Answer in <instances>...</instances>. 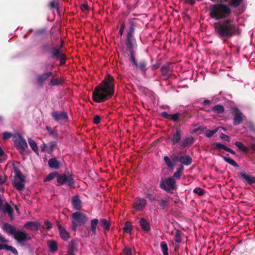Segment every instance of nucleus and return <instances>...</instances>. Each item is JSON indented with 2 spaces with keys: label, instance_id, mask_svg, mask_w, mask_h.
<instances>
[{
  "label": "nucleus",
  "instance_id": "a211bd4d",
  "mask_svg": "<svg viewBox=\"0 0 255 255\" xmlns=\"http://www.w3.org/2000/svg\"><path fill=\"white\" fill-rule=\"evenodd\" d=\"M146 204V200L143 198H138L136 199L133 202V206L135 210L139 211L142 210Z\"/></svg>",
  "mask_w": 255,
  "mask_h": 255
},
{
  "label": "nucleus",
  "instance_id": "603ef678",
  "mask_svg": "<svg viewBox=\"0 0 255 255\" xmlns=\"http://www.w3.org/2000/svg\"><path fill=\"white\" fill-rule=\"evenodd\" d=\"M163 159L166 164L169 168H173L174 167V164L172 163L170 158L168 156H165Z\"/></svg>",
  "mask_w": 255,
  "mask_h": 255
},
{
  "label": "nucleus",
  "instance_id": "bb28decb",
  "mask_svg": "<svg viewBox=\"0 0 255 255\" xmlns=\"http://www.w3.org/2000/svg\"><path fill=\"white\" fill-rule=\"evenodd\" d=\"M49 166L53 169H57L60 167V162L55 158H52L48 161Z\"/></svg>",
  "mask_w": 255,
  "mask_h": 255
},
{
  "label": "nucleus",
  "instance_id": "0eeeda50",
  "mask_svg": "<svg viewBox=\"0 0 255 255\" xmlns=\"http://www.w3.org/2000/svg\"><path fill=\"white\" fill-rule=\"evenodd\" d=\"M72 228L74 231L77 230L78 226L85 224L88 221V217L85 214L80 212H74L72 214Z\"/></svg>",
  "mask_w": 255,
  "mask_h": 255
},
{
  "label": "nucleus",
  "instance_id": "2f4dec72",
  "mask_svg": "<svg viewBox=\"0 0 255 255\" xmlns=\"http://www.w3.org/2000/svg\"><path fill=\"white\" fill-rule=\"evenodd\" d=\"M99 223L97 219H94L91 221L90 229L94 235L96 234V228Z\"/></svg>",
  "mask_w": 255,
  "mask_h": 255
},
{
  "label": "nucleus",
  "instance_id": "20e7f679",
  "mask_svg": "<svg viewBox=\"0 0 255 255\" xmlns=\"http://www.w3.org/2000/svg\"><path fill=\"white\" fill-rule=\"evenodd\" d=\"M2 229L7 234L13 236L20 246H25V242L31 239V237L26 232L17 230L14 226L8 223H4Z\"/></svg>",
  "mask_w": 255,
  "mask_h": 255
},
{
  "label": "nucleus",
  "instance_id": "338daca9",
  "mask_svg": "<svg viewBox=\"0 0 255 255\" xmlns=\"http://www.w3.org/2000/svg\"><path fill=\"white\" fill-rule=\"evenodd\" d=\"M160 66V63L159 62H157L156 64H154L151 66V69L152 71L155 70L159 68Z\"/></svg>",
  "mask_w": 255,
  "mask_h": 255
},
{
  "label": "nucleus",
  "instance_id": "864d4df0",
  "mask_svg": "<svg viewBox=\"0 0 255 255\" xmlns=\"http://www.w3.org/2000/svg\"><path fill=\"white\" fill-rule=\"evenodd\" d=\"M53 47H51L49 44H44L41 47V49L43 52H51Z\"/></svg>",
  "mask_w": 255,
  "mask_h": 255
},
{
  "label": "nucleus",
  "instance_id": "7ed1b4c3",
  "mask_svg": "<svg viewBox=\"0 0 255 255\" xmlns=\"http://www.w3.org/2000/svg\"><path fill=\"white\" fill-rule=\"evenodd\" d=\"M243 1V0H230L228 4L223 3L213 4L209 8L210 16L216 20L228 19L232 13L230 6L237 8Z\"/></svg>",
  "mask_w": 255,
  "mask_h": 255
},
{
  "label": "nucleus",
  "instance_id": "3c124183",
  "mask_svg": "<svg viewBox=\"0 0 255 255\" xmlns=\"http://www.w3.org/2000/svg\"><path fill=\"white\" fill-rule=\"evenodd\" d=\"M46 129L48 131L49 134L50 135L52 136L53 137L55 138H58V135L57 132L52 130L51 128L48 126H47L46 127Z\"/></svg>",
  "mask_w": 255,
  "mask_h": 255
},
{
  "label": "nucleus",
  "instance_id": "f3484780",
  "mask_svg": "<svg viewBox=\"0 0 255 255\" xmlns=\"http://www.w3.org/2000/svg\"><path fill=\"white\" fill-rule=\"evenodd\" d=\"M52 75L50 71L46 72L37 75L36 82L40 88H42L46 80Z\"/></svg>",
  "mask_w": 255,
  "mask_h": 255
},
{
  "label": "nucleus",
  "instance_id": "4c0bfd02",
  "mask_svg": "<svg viewBox=\"0 0 255 255\" xmlns=\"http://www.w3.org/2000/svg\"><path fill=\"white\" fill-rule=\"evenodd\" d=\"M28 143L32 149L38 154V149L36 143L32 139H28Z\"/></svg>",
  "mask_w": 255,
  "mask_h": 255
},
{
  "label": "nucleus",
  "instance_id": "6ab92c4d",
  "mask_svg": "<svg viewBox=\"0 0 255 255\" xmlns=\"http://www.w3.org/2000/svg\"><path fill=\"white\" fill-rule=\"evenodd\" d=\"M40 226V224L38 222H27L24 224L23 227L32 231H38Z\"/></svg>",
  "mask_w": 255,
  "mask_h": 255
},
{
  "label": "nucleus",
  "instance_id": "4be33fe9",
  "mask_svg": "<svg viewBox=\"0 0 255 255\" xmlns=\"http://www.w3.org/2000/svg\"><path fill=\"white\" fill-rule=\"evenodd\" d=\"M213 146H214V147H213L214 149H223L225 150V151L231 153L232 154H234V155L236 154V152L233 150H232L230 148H229V147L226 146L225 145H223V144H222L221 143L215 142L213 144Z\"/></svg>",
  "mask_w": 255,
  "mask_h": 255
},
{
  "label": "nucleus",
  "instance_id": "0e129e2a",
  "mask_svg": "<svg viewBox=\"0 0 255 255\" xmlns=\"http://www.w3.org/2000/svg\"><path fill=\"white\" fill-rule=\"evenodd\" d=\"M9 242V241L6 239L2 234L0 233V243L1 244H5Z\"/></svg>",
  "mask_w": 255,
  "mask_h": 255
},
{
  "label": "nucleus",
  "instance_id": "cd10ccee",
  "mask_svg": "<svg viewBox=\"0 0 255 255\" xmlns=\"http://www.w3.org/2000/svg\"><path fill=\"white\" fill-rule=\"evenodd\" d=\"M4 249L7 251H10L14 255H18V253L17 250L12 246H8L7 244H0V250Z\"/></svg>",
  "mask_w": 255,
  "mask_h": 255
},
{
  "label": "nucleus",
  "instance_id": "4468645a",
  "mask_svg": "<svg viewBox=\"0 0 255 255\" xmlns=\"http://www.w3.org/2000/svg\"><path fill=\"white\" fill-rule=\"evenodd\" d=\"M161 116L167 119L172 120L174 122H180L183 120L184 117L181 113H176L173 115L168 114L166 112H163L161 113Z\"/></svg>",
  "mask_w": 255,
  "mask_h": 255
},
{
  "label": "nucleus",
  "instance_id": "774afa93",
  "mask_svg": "<svg viewBox=\"0 0 255 255\" xmlns=\"http://www.w3.org/2000/svg\"><path fill=\"white\" fill-rule=\"evenodd\" d=\"M125 28V23L124 22H123L121 25L120 29V34L122 35L123 34L124 29Z\"/></svg>",
  "mask_w": 255,
  "mask_h": 255
},
{
  "label": "nucleus",
  "instance_id": "37998d69",
  "mask_svg": "<svg viewBox=\"0 0 255 255\" xmlns=\"http://www.w3.org/2000/svg\"><path fill=\"white\" fill-rule=\"evenodd\" d=\"M132 229V226L130 222H126L124 227V232L127 234H130Z\"/></svg>",
  "mask_w": 255,
  "mask_h": 255
},
{
  "label": "nucleus",
  "instance_id": "f257e3e1",
  "mask_svg": "<svg viewBox=\"0 0 255 255\" xmlns=\"http://www.w3.org/2000/svg\"><path fill=\"white\" fill-rule=\"evenodd\" d=\"M114 78L107 75L105 79L95 87L92 99L96 103L104 102L112 97L115 93Z\"/></svg>",
  "mask_w": 255,
  "mask_h": 255
},
{
  "label": "nucleus",
  "instance_id": "e433bc0d",
  "mask_svg": "<svg viewBox=\"0 0 255 255\" xmlns=\"http://www.w3.org/2000/svg\"><path fill=\"white\" fill-rule=\"evenodd\" d=\"M183 170L184 166L182 165H181L178 168L177 170L174 173L172 177L179 179L180 178L182 173L183 172Z\"/></svg>",
  "mask_w": 255,
  "mask_h": 255
},
{
  "label": "nucleus",
  "instance_id": "09e8293b",
  "mask_svg": "<svg viewBox=\"0 0 255 255\" xmlns=\"http://www.w3.org/2000/svg\"><path fill=\"white\" fill-rule=\"evenodd\" d=\"M158 201H159V200ZM168 203L169 201L167 199H161L159 203L161 209L164 210L168 206Z\"/></svg>",
  "mask_w": 255,
  "mask_h": 255
},
{
  "label": "nucleus",
  "instance_id": "5701e85b",
  "mask_svg": "<svg viewBox=\"0 0 255 255\" xmlns=\"http://www.w3.org/2000/svg\"><path fill=\"white\" fill-rule=\"evenodd\" d=\"M213 146H214V147H213L214 149H223L225 150V151L231 153L232 154H234V155L236 154V152L233 150H232L230 148H229V147L226 146L225 145H223V144H222L221 143L215 142L213 144Z\"/></svg>",
  "mask_w": 255,
  "mask_h": 255
},
{
  "label": "nucleus",
  "instance_id": "a878e982",
  "mask_svg": "<svg viewBox=\"0 0 255 255\" xmlns=\"http://www.w3.org/2000/svg\"><path fill=\"white\" fill-rule=\"evenodd\" d=\"M139 224L141 229L145 232H147L151 230L149 222L143 218H141L139 220Z\"/></svg>",
  "mask_w": 255,
  "mask_h": 255
},
{
  "label": "nucleus",
  "instance_id": "9d476101",
  "mask_svg": "<svg viewBox=\"0 0 255 255\" xmlns=\"http://www.w3.org/2000/svg\"><path fill=\"white\" fill-rule=\"evenodd\" d=\"M130 53V60L132 63V66L140 70L142 73H145L147 70V62L145 60H141L137 63L135 57L134 55L133 50L131 51H129Z\"/></svg>",
  "mask_w": 255,
  "mask_h": 255
},
{
  "label": "nucleus",
  "instance_id": "4d7b16f0",
  "mask_svg": "<svg viewBox=\"0 0 255 255\" xmlns=\"http://www.w3.org/2000/svg\"><path fill=\"white\" fill-rule=\"evenodd\" d=\"M206 128V127L199 126L197 128H194L193 129V132L198 133L199 134H201L205 130V129Z\"/></svg>",
  "mask_w": 255,
  "mask_h": 255
},
{
  "label": "nucleus",
  "instance_id": "473e14b6",
  "mask_svg": "<svg viewBox=\"0 0 255 255\" xmlns=\"http://www.w3.org/2000/svg\"><path fill=\"white\" fill-rule=\"evenodd\" d=\"M100 225L105 230L109 231L110 229V223L106 219L100 220Z\"/></svg>",
  "mask_w": 255,
  "mask_h": 255
},
{
  "label": "nucleus",
  "instance_id": "13d9d810",
  "mask_svg": "<svg viewBox=\"0 0 255 255\" xmlns=\"http://www.w3.org/2000/svg\"><path fill=\"white\" fill-rule=\"evenodd\" d=\"M220 138L227 141L230 142V137L229 136L223 133H221L220 135Z\"/></svg>",
  "mask_w": 255,
  "mask_h": 255
},
{
  "label": "nucleus",
  "instance_id": "b1692460",
  "mask_svg": "<svg viewBox=\"0 0 255 255\" xmlns=\"http://www.w3.org/2000/svg\"><path fill=\"white\" fill-rule=\"evenodd\" d=\"M240 174L241 177L244 179L249 185L255 184V177L253 176L247 174L245 171H241Z\"/></svg>",
  "mask_w": 255,
  "mask_h": 255
},
{
  "label": "nucleus",
  "instance_id": "69168bd1",
  "mask_svg": "<svg viewBox=\"0 0 255 255\" xmlns=\"http://www.w3.org/2000/svg\"><path fill=\"white\" fill-rule=\"evenodd\" d=\"M101 122V118L99 116L96 115L94 117L93 119V122L95 124H98Z\"/></svg>",
  "mask_w": 255,
  "mask_h": 255
},
{
  "label": "nucleus",
  "instance_id": "7c9ffc66",
  "mask_svg": "<svg viewBox=\"0 0 255 255\" xmlns=\"http://www.w3.org/2000/svg\"><path fill=\"white\" fill-rule=\"evenodd\" d=\"M2 209L4 213H7L10 216L11 219H13V210L9 204L6 203L5 206L4 207H2Z\"/></svg>",
  "mask_w": 255,
  "mask_h": 255
},
{
  "label": "nucleus",
  "instance_id": "39448f33",
  "mask_svg": "<svg viewBox=\"0 0 255 255\" xmlns=\"http://www.w3.org/2000/svg\"><path fill=\"white\" fill-rule=\"evenodd\" d=\"M128 24L129 29L127 33L126 39V45L128 50V51H131L133 50V34L135 31V28L136 27V22L134 19H130L129 20Z\"/></svg>",
  "mask_w": 255,
  "mask_h": 255
},
{
  "label": "nucleus",
  "instance_id": "ea45409f",
  "mask_svg": "<svg viewBox=\"0 0 255 255\" xmlns=\"http://www.w3.org/2000/svg\"><path fill=\"white\" fill-rule=\"evenodd\" d=\"M222 157L224 161H225L226 162L228 163L229 164H231V165H232L234 167H239V165L233 159H231L227 156H222Z\"/></svg>",
  "mask_w": 255,
  "mask_h": 255
},
{
  "label": "nucleus",
  "instance_id": "c756f323",
  "mask_svg": "<svg viewBox=\"0 0 255 255\" xmlns=\"http://www.w3.org/2000/svg\"><path fill=\"white\" fill-rule=\"evenodd\" d=\"M77 247V243L74 240H72L69 244L68 250V253L69 255H74V250Z\"/></svg>",
  "mask_w": 255,
  "mask_h": 255
},
{
  "label": "nucleus",
  "instance_id": "c9c22d12",
  "mask_svg": "<svg viewBox=\"0 0 255 255\" xmlns=\"http://www.w3.org/2000/svg\"><path fill=\"white\" fill-rule=\"evenodd\" d=\"M59 234L61 238L65 241L70 238L69 233L64 228L59 231Z\"/></svg>",
  "mask_w": 255,
  "mask_h": 255
},
{
  "label": "nucleus",
  "instance_id": "393cba45",
  "mask_svg": "<svg viewBox=\"0 0 255 255\" xmlns=\"http://www.w3.org/2000/svg\"><path fill=\"white\" fill-rule=\"evenodd\" d=\"M194 140L192 136L186 137L180 143V145L182 148L189 146L193 144Z\"/></svg>",
  "mask_w": 255,
  "mask_h": 255
},
{
  "label": "nucleus",
  "instance_id": "2eb2a0df",
  "mask_svg": "<svg viewBox=\"0 0 255 255\" xmlns=\"http://www.w3.org/2000/svg\"><path fill=\"white\" fill-rule=\"evenodd\" d=\"M161 74L163 76L166 77V79L170 78L173 71L172 63L168 62L163 65L160 69Z\"/></svg>",
  "mask_w": 255,
  "mask_h": 255
},
{
  "label": "nucleus",
  "instance_id": "aec40b11",
  "mask_svg": "<svg viewBox=\"0 0 255 255\" xmlns=\"http://www.w3.org/2000/svg\"><path fill=\"white\" fill-rule=\"evenodd\" d=\"M181 138V131L180 128H176L175 132L173 134L171 141L173 144L179 142Z\"/></svg>",
  "mask_w": 255,
  "mask_h": 255
},
{
  "label": "nucleus",
  "instance_id": "79ce46f5",
  "mask_svg": "<svg viewBox=\"0 0 255 255\" xmlns=\"http://www.w3.org/2000/svg\"><path fill=\"white\" fill-rule=\"evenodd\" d=\"M58 175V173L57 172H51V173H49L47 176V177L44 179V182L50 181L56 177L57 179Z\"/></svg>",
  "mask_w": 255,
  "mask_h": 255
},
{
  "label": "nucleus",
  "instance_id": "c85d7f7f",
  "mask_svg": "<svg viewBox=\"0 0 255 255\" xmlns=\"http://www.w3.org/2000/svg\"><path fill=\"white\" fill-rule=\"evenodd\" d=\"M179 161L180 163L188 166L192 163V159L189 155H186L180 157Z\"/></svg>",
  "mask_w": 255,
  "mask_h": 255
},
{
  "label": "nucleus",
  "instance_id": "423d86ee",
  "mask_svg": "<svg viewBox=\"0 0 255 255\" xmlns=\"http://www.w3.org/2000/svg\"><path fill=\"white\" fill-rule=\"evenodd\" d=\"M13 170L15 173L13 187L18 191H22L25 187V177L16 167H13Z\"/></svg>",
  "mask_w": 255,
  "mask_h": 255
},
{
  "label": "nucleus",
  "instance_id": "a19ab883",
  "mask_svg": "<svg viewBox=\"0 0 255 255\" xmlns=\"http://www.w3.org/2000/svg\"><path fill=\"white\" fill-rule=\"evenodd\" d=\"M212 110L214 112H215L217 114H221L224 112L225 109L222 105H217L212 107Z\"/></svg>",
  "mask_w": 255,
  "mask_h": 255
},
{
  "label": "nucleus",
  "instance_id": "412c9836",
  "mask_svg": "<svg viewBox=\"0 0 255 255\" xmlns=\"http://www.w3.org/2000/svg\"><path fill=\"white\" fill-rule=\"evenodd\" d=\"M71 202L73 208L76 210H81L82 208V201L78 196L73 197Z\"/></svg>",
  "mask_w": 255,
  "mask_h": 255
},
{
  "label": "nucleus",
  "instance_id": "c03bdc74",
  "mask_svg": "<svg viewBox=\"0 0 255 255\" xmlns=\"http://www.w3.org/2000/svg\"><path fill=\"white\" fill-rule=\"evenodd\" d=\"M160 247L164 255H168V248L167 245L165 242H162L160 244Z\"/></svg>",
  "mask_w": 255,
  "mask_h": 255
},
{
  "label": "nucleus",
  "instance_id": "a18cd8bd",
  "mask_svg": "<svg viewBox=\"0 0 255 255\" xmlns=\"http://www.w3.org/2000/svg\"><path fill=\"white\" fill-rule=\"evenodd\" d=\"M219 128H216L214 130L207 129L205 130V134L207 137H211L214 135L218 130Z\"/></svg>",
  "mask_w": 255,
  "mask_h": 255
},
{
  "label": "nucleus",
  "instance_id": "e2e57ef3",
  "mask_svg": "<svg viewBox=\"0 0 255 255\" xmlns=\"http://www.w3.org/2000/svg\"><path fill=\"white\" fill-rule=\"evenodd\" d=\"M248 128L251 131L255 132V126L253 123L249 122L248 125Z\"/></svg>",
  "mask_w": 255,
  "mask_h": 255
},
{
  "label": "nucleus",
  "instance_id": "1a4fd4ad",
  "mask_svg": "<svg viewBox=\"0 0 255 255\" xmlns=\"http://www.w3.org/2000/svg\"><path fill=\"white\" fill-rule=\"evenodd\" d=\"M57 182L60 185L66 184L70 187H73L75 184L73 176L69 172L63 174L58 173Z\"/></svg>",
  "mask_w": 255,
  "mask_h": 255
},
{
  "label": "nucleus",
  "instance_id": "de8ad7c7",
  "mask_svg": "<svg viewBox=\"0 0 255 255\" xmlns=\"http://www.w3.org/2000/svg\"><path fill=\"white\" fill-rule=\"evenodd\" d=\"M62 83L58 78H52L49 83V85L50 86H55L60 85Z\"/></svg>",
  "mask_w": 255,
  "mask_h": 255
},
{
  "label": "nucleus",
  "instance_id": "6e6552de",
  "mask_svg": "<svg viewBox=\"0 0 255 255\" xmlns=\"http://www.w3.org/2000/svg\"><path fill=\"white\" fill-rule=\"evenodd\" d=\"M159 187L167 192H169L172 190H176L177 188L176 181L172 177L162 178L160 182Z\"/></svg>",
  "mask_w": 255,
  "mask_h": 255
},
{
  "label": "nucleus",
  "instance_id": "680f3d73",
  "mask_svg": "<svg viewBox=\"0 0 255 255\" xmlns=\"http://www.w3.org/2000/svg\"><path fill=\"white\" fill-rule=\"evenodd\" d=\"M2 136H3V139H8L12 136V134L11 133L8 132H4L2 133Z\"/></svg>",
  "mask_w": 255,
  "mask_h": 255
},
{
  "label": "nucleus",
  "instance_id": "ddd939ff",
  "mask_svg": "<svg viewBox=\"0 0 255 255\" xmlns=\"http://www.w3.org/2000/svg\"><path fill=\"white\" fill-rule=\"evenodd\" d=\"M233 125L234 126H238L242 124L244 119L246 117L238 108H235L233 111Z\"/></svg>",
  "mask_w": 255,
  "mask_h": 255
},
{
  "label": "nucleus",
  "instance_id": "bf43d9fd",
  "mask_svg": "<svg viewBox=\"0 0 255 255\" xmlns=\"http://www.w3.org/2000/svg\"><path fill=\"white\" fill-rule=\"evenodd\" d=\"M44 225L45 226L46 229L48 231L50 230L52 227V224L47 220L44 222Z\"/></svg>",
  "mask_w": 255,
  "mask_h": 255
},
{
  "label": "nucleus",
  "instance_id": "f704fd0d",
  "mask_svg": "<svg viewBox=\"0 0 255 255\" xmlns=\"http://www.w3.org/2000/svg\"><path fill=\"white\" fill-rule=\"evenodd\" d=\"M235 145L241 151L247 153L249 152V148L247 146H245L243 143L240 141H236Z\"/></svg>",
  "mask_w": 255,
  "mask_h": 255
},
{
  "label": "nucleus",
  "instance_id": "5fc2aeb1",
  "mask_svg": "<svg viewBox=\"0 0 255 255\" xmlns=\"http://www.w3.org/2000/svg\"><path fill=\"white\" fill-rule=\"evenodd\" d=\"M124 255H133L132 250L130 248L125 247L123 250Z\"/></svg>",
  "mask_w": 255,
  "mask_h": 255
},
{
  "label": "nucleus",
  "instance_id": "052dcab7",
  "mask_svg": "<svg viewBox=\"0 0 255 255\" xmlns=\"http://www.w3.org/2000/svg\"><path fill=\"white\" fill-rule=\"evenodd\" d=\"M146 198L147 199H148V200H149L151 202L154 201H159L158 200L156 199V198L155 196H154L152 194H150V193H148L147 194Z\"/></svg>",
  "mask_w": 255,
  "mask_h": 255
},
{
  "label": "nucleus",
  "instance_id": "9b49d317",
  "mask_svg": "<svg viewBox=\"0 0 255 255\" xmlns=\"http://www.w3.org/2000/svg\"><path fill=\"white\" fill-rule=\"evenodd\" d=\"M16 136L18 137V139L14 140V145L19 151L23 154L25 150V148L28 147L27 144L20 133H18L16 135L14 136V137H16Z\"/></svg>",
  "mask_w": 255,
  "mask_h": 255
},
{
  "label": "nucleus",
  "instance_id": "dca6fc26",
  "mask_svg": "<svg viewBox=\"0 0 255 255\" xmlns=\"http://www.w3.org/2000/svg\"><path fill=\"white\" fill-rule=\"evenodd\" d=\"M51 116L54 121L58 122L68 119L67 113L64 111H53Z\"/></svg>",
  "mask_w": 255,
  "mask_h": 255
},
{
  "label": "nucleus",
  "instance_id": "49530a36",
  "mask_svg": "<svg viewBox=\"0 0 255 255\" xmlns=\"http://www.w3.org/2000/svg\"><path fill=\"white\" fill-rule=\"evenodd\" d=\"M48 246L51 252H55L57 250V243L54 241H50L48 243Z\"/></svg>",
  "mask_w": 255,
  "mask_h": 255
},
{
  "label": "nucleus",
  "instance_id": "72a5a7b5",
  "mask_svg": "<svg viewBox=\"0 0 255 255\" xmlns=\"http://www.w3.org/2000/svg\"><path fill=\"white\" fill-rule=\"evenodd\" d=\"M48 7L50 10L56 9L57 12H59L60 7L58 2H56L55 0H52L48 4Z\"/></svg>",
  "mask_w": 255,
  "mask_h": 255
},
{
  "label": "nucleus",
  "instance_id": "58836bf2",
  "mask_svg": "<svg viewBox=\"0 0 255 255\" xmlns=\"http://www.w3.org/2000/svg\"><path fill=\"white\" fill-rule=\"evenodd\" d=\"M57 146V142L56 141H51L47 144V152L48 153H50L55 149Z\"/></svg>",
  "mask_w": 255,
  "mask_h": 255
},
{
  "label": "nucleus",
  "instance_id": "f03ea898",
  "mask_svg": "<svg viewBox=\"0 0 255 255\" xmlns=\"http://www.w3.org/2000/svg\"><path fill=\"white\" fill-rule=\"evenodd\" d=\"M214 28L218 36L224 40L234 35H240L241 33V30L235 22L234 18L215 23Z\"/></svg>",
  "mask_w": 255,
  "mask_h": 255
},
{
  "label": "nucleus",
  "instance_id": "8fccbe9b",
  "mask_svg": "<svg viewBox=\"0 0 255 255\" xmlns=\"http://www.w3.org/2000/svg\"><path fill=\"white\" fill-rule=\"evenodd\" d=\"M181 234L182 232L179 230H176L175 231V242L177 243H181L182 241V238H181Z\"/></svg>",
  "mask_w": 255,
  "mask_h": 255
},
{
  "label": "nucleus",
  "instance_id": "f8f14e48",
  "mask_svg": "<svg viewBox=\"0 0 255 255\" xmlns=\"http://www.w3.org/2000/svg\"><path fill=\"white\" fill-rule=\"evenodd\" d=\"M51 57L55 59H59L60 66L65 64L66 55L60 51L59 48H57L56 47H53L51 52Z\"/></svg>",
  "mask_w": 255,
  "mask_h": 255
},
{
  "label": "nucleus",
  "instance_id": "6e6d98bb",
  "mask_svg": "<svg viewBox=\"0 0 255 255\" xmlns=\"http://www.w3.org/2000/svg\"><path fill=\"white\" fill-rule=\"evenodd\" d=\"M193 193L197 194L199 196H202L205 193V191L203 189L201 188H195L193 190Z\"/></svg>",
  "mask_w": 255,
  "mask_h": 255
}]
</instances>
